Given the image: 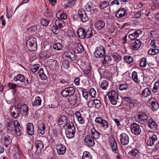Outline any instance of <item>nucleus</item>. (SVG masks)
I'll return each instance as SVG.
<instances>
[{"label": "nucleus", "instance_id": "nucleus-63", "mask_svg": "<svg viewBox=\"0 0 159 159\" xmlns=\"http://www.w3.org/2000/svg\"><path fill=\"white\" fill-rule=\"evenodd\" d=\"M82 95L86 99L88 98V93L86 91L85 89L82 90Z\"/></svg>", "mask_w": 159, "mask_h": 159}, {"label": "nucleus", "instance_id": "nucleus-8", "mask_svg": "<svg viewBox=\"0 0 159 159\" xmlns=\"http://www.w3.org/2000/svg\"><path fill=\"white\" fill-rule=\"evenodd\" d=\"M95 121L105 130L107 129L109 127V123L108 121L105 119H102L101 117H96Z\"/></svg>", "mask_w": 159, "mask_h": 159}, {"label": "nucleus", "instance_id": "nucleus-23", "mask_svg": "<svg viewBox=\"0 0 159 159\" xmlns=\"http://www.w3.org/2000/svg\"><path fill=\"white\" fill-rule=\"evenodd\" d=\"M27 126V131L28 134L30 135H33L34 133V127L33 123H28Z\"/></svg>", "mask_w": 159, "mask_h": 159}, {"label": "nucleus", "instance_id": "nucleus-25", "mask_svg": "<svg viewBox=\"0 0 159 159\" xmlns=\"http://www.w3.org/2000/svg\"><path fill=\"white\" fill-rule=\"evenodd\" d=\"M78 36L81 39L85 38V30L82 28L79 29L77 31Z\"/></svg>", "mask_w": 159, "mask_h": 159}, {"label": "nucleus", "instance_id": "nucleus-34", "mask_svg": "<svg viewBox=\"0 0 159 159\" xmlns=\"http://www.w3.org/2000/svg\"><path fill=\"white\" fill-rule=\"evenodd\" d=\"M104 22L102 20L98 21L95 24V26L98 30H100L105 26Z\"/></svg>", "mask_w": 159, "mask_h": 159}, {"label": "nucleus", "instance_id": "nucleus-3", "mask_svg": "<svg viewBox=\"0 0 159 159\" xmlns=\"http://www.w3.org/2000/svg\"><path fill=\"white\" fill-rule=\"evenodd\" d=\"M19 123L17 120L7 122L5 125L7 133L10 135L12 134L13 132H15V126H19Z\"/></svg>", "mask_w": 159, "mask_h": 159}, {"label": "nucleus", "instance_id": "nucleus-41", "mask_svg": "<svg viewBox=\"0 0 159 159\" xmlns=\"http://www.w3.org/2000/svg\"><path fill=\"white\" fill-rule=\"evenodd\" d=\"M41 99L40 97L37 96L35 98L34 101L32 103L33 106H39L41 104Z\"/></svg>", "mask_w": 159, "mask_h": 159}, {"label": "nucleus", "instance_id": "nucleus-60", "mask_svg": "<svg viewBox=\"0 0 159 159\" xmlns=\"http://www.w3.org/2000/svg\"><path fill=\"white\" fill-rule=\"evenodd\" d=\"M64 13V12L62 11H58L56 14V16L58 19H61Z\"/></svg>", "mask_w": 159, "mask_h": 159}, {"label": "nucleus", "instance_id": "nucleus-47", "mask_svg": "<svg viewBox=\"0 0 159 159\" xmlns=\"http://www.w3.org/2000/svg\"><path fill=\"white\" fill-rule=\"evenodd\" d=\"M40 66L39 64H36L32 66L31 68V70L33 73H35L38 70Z\"/></svg>", "mask_w": 159, "mask_h": 159}, {"label": "nucleus", "instance_id": "nucleus-40", "mask_svg": "<svg viewBox=\"0 0 159 159\" xmlns=\"http://www.w3.org/2000/svg\"><path fill=\"white\" fill-rule=\"evenodd\" d=\"M94 107L97 109L100 108L101 105V101L97 99H93Z\"/></svg>", "mask_w": 159, "mask_h": 159}, {"label": "nucleus", "instance_id": "nucleus-36", "mask_svg": "<svg viewBox=\"0 0 159 159\" xmlns=\"http://www.w3.org/2000/svg\"><path fill=\"white\" fill-rule=\"evenodd\" d=\"M9 134L7 135L6 136L5 135L4 138V143L6 146L10 145L11 143V139L10 138Z\"/></svg>", "mask_w": 159, "mask_h": 159}, {"label": "nucleus", "instance_id": "nucleus-37", "mask_svg": "<svg viewBox=\"0 0 159 159\" xmlns=\"http://www.w3.org/2000/svg\"><path fill=\"white\" fill-rule=\"evenodd\" d=\"M109 5V2L107 1H104L100 2L99 7L100 9H102L106 8Z\"/></svg>", "mask_w": 159, "mask_h": 159}, {"label": "nucleus", "instance_id": "nucleus-64", "mask_svg": "<svg viewBox=\"0 0 159 159\" xmlns=\"http://www.w3.org/2000/svg\"><path fill=\"white\" fill-rule=\"evenodd\" d=\"M60 83L63 84V85H67L69 82L68 80H65L64 79H62L60 80Z\"/></svg>", "mask_w": 159, "mask_h": 159}, {"label": "nucleus", "instance_id": "nucleus-7", "mask_svg": "<svg viewBox=\"0 0 159 159\" xmlns=\"http://www.w3.org/2000/svg\"><path fill=\"white\" fill-rule=\"evenodd\" d=\"M75 88L73 87H70L66 88L64 89L61 91V95L64 97L72 96L75 92Z\"/></svg>", "mask_w": 159, "mask_h": 159}, {"label": "nucleus", "instance_id": "nucleus-14", "mask_svg": "<svg viewBox=\"0 0 159 159\" xmlns=\"http://www.w3.org/2000/svg\"><path fill=\"white\" fill-rule=\"evenodd\" d=\"M56 149L57 152L59 155H64L66 152V148L61 144L56 145Z\"/></svg>", "mask_w": 159, "mask_h": 159}, {"label": "nucleus", "instance_id": "nucleus-56", "mask_svg": "<svg viewBox=\"0 0 159 159\" xmlns=\"http://www.w3.org/2000/svg\"><path fill=\"white\" fill-rule=\"evenodd\" d=\"M22 109L23 110V113L25 115H27L28 114V108L27 106L25 104L22 105Z\"/></svg>", "mask_w": 159, "mask_h": 159}, {"label": "nucleus", "instance_id": "nucleus-29", "mask_svg": "<svg viewBox=\"0 0 159 159\" xmlns=\"http://www.w3.org/2000/svg\"><path fill=\"white\" fill-rule=\"evenodd\" d=\"M148 125L152 129H155L157 128V125L156 123L152 119H150L148 120Z\"/></svg>", "mask_w": 159, "mask_h": 159}, {"label": "nucleus", "instance_id": "nucleus-48", "mask_svg": "<svg viewBox=\"0 0 159 159\" xmlns=\"http://www.w3.org/2000/svg\"><path fill=\"white\" fill-rule=\"evenodd\" d=\"M21 127L20 126V124H19V126H16L15 127V130L17 136H20L21 134Z\"/></svg>", "mask_w": 159, "mask_h": 159}, {"label": "nucleus", "instance_id": "nucleus-62", "mask_svg": "<svg viewBox=\"0 0 159 159\" xmlns=\"http://www.w3.org/2000/svg\"><path fill=\"white\" fill-rule=\"evenodd\" d=\"M50 63V65L52 66H55L56 65L57 61L56 60H53V59H50L49 61Z\"/></svg>", "mask_w": 159, "mask_h": 159}, {"label": "nucleus", "instance_id": "nucleus-46", "mask_svg": "<svg viewBox=\"0 0 159 159\" xmlns=\"http://www.w3.org/2000/svg\"><path fill=\"white\" fill-rule=\"evenodd\" d=\"M108 85V82L106 80H103L101 82L100 86L102 89L105 90Z\"/></svg>", "mask_w": 159, "mask_h": 159}, {"label": "nucleus", "instance_id": "nucleus-35", "mask_svg": "<svg viewBox=\"0 0 159 159\" xmlns=\"http://www.w3.org/2000/svg\"><path fill=\"white\" fill-rule=\"evenodd\" d=\"M63 46L60 43H55L53 45V48L55 50L61 51L63 48Z\"/></svg>", "mask_w": 159, "mask_h": 159}, {"label": "nucleus", "instance_id": "nucleus-1", "mask_svg": "<svg viewBox=\"0 0 159 159\" xmlns=\"http://www.w3.org/2000/svg\"><path fill=\"white\" fill-rule=\"evenodd\" d=\"M67 118L65 116H61L59 119L58 124L61 125L64 123H66L64 126L66 130V134L69 139L73 138L74 136L75 132V128L73 123L71 122H66Z\"/></svg>", "mask_w": 159, "mask_h": 159}, {"label": "nucleus", "instance_id": "nucleus-11", "mask_svg": "<svg viewBox=\"0 0 159 159\" xmlns=\"http://www.w3.org/2000/svg\"><path fill=\"white\" fill-rule=\"evenodd\" d=\"M94 139L89 135H86L84 139V143L85 145L89 147L93 146L95 144Z\"/></svg>", "mask_w": 159, "mask_h": 159}, {"label": "nucleus", "instance_id": "nucleus-61", "mask_svg": "<svg viewBox=\"0 0 159 159\" xmlns=\"http://www.w3.org/2000/svg\"><path fill=\"white\" fill-rule=\"evenodd\" d=\"M8 86L10 89H15L17 87L16 84H13L11 83H9L8 84Z\"/></svg>", "mask_w": 159, "mask_h": 159}, {"label": "nucleus", "instance_id": "nucleus-42", "mask_svg": "<svg viewBox=\"0 0 159 159\" xmlns=\"http://www.w3.org/2000/svg\"><path fill=\"white\" fill-rule=\"evenodd\" d=\"M159 52V51L158 49H151L148 50V54L152 55H155L157 54Z\"/></svg>", "mask_w": 159, "mask_h": 159}, {"label": "nucleus", "instance_id": "nucleus-53", "mask_svg": "<svg viewBox=\"0 0 159 159\" xmlns=\"http://www.w3.org/2000/svg\"><path fill=\"white\" fill-rule=\"evenodd\" d=\"M147 63L146 59L145 58H143L140 60V66L141 67H144L146 66Z\"/></svg>", "mask_w": 159, "mask_h": 159}, {"label": "nucleus", "instance_id": "nucleus-59", "mask_svg": "<svg viewBox=\"0 0 159 159\" xmlns=\"http://www.w3.org/2000/svg\"><path fill=\"white\" fill-rule=\"evenodd\" d=\"M128 88V86L126 84H120L119 85V89L121 90H126Z\"/></svg>", "mask_w": 159, "mask_h": 159}, {"label": "nucleus", "instance_id": "nucleus-10", "mask_svg": "<svg viewBox=\"0 0 159 159\" xmlns=\"http://www.w3.org/2000/svg\"><path fill=\"white\" fill-rule=\"evenodd\" d=\"M130 129L132 132L136 135H139L141 132L140 126L136 123H134L131 125Z\"/></svg>", "mask_w": 159, "mask_h": 159}, {"label": "nucleus", "instance_id": "nucleus-2", "mask_svg": "<svg viewBox=\"0 0 159 159\" xmlns=\"http://www.w3.org/2000/svg\"><path fill=\"white\" fill-rule=\"evenodd\" d=\"M107 95L111 103L113 105H119V95L115 91L111 90L107 93Z\"/></svg>", "mask_w": 159, "mask_h": 159}, {"label": "nucleus", "instance_id": "nucleus-6", "mask_svg": "<svg viewBox=\"0 0 159 159\" xmlns=\"http://www.w3.org/2000/svg\"><path fill=\"white\" fill-rule=\"evenodd\" d=\"M136 120L140 124L145 125L148 119V116L144 112H141L136 116Z\"/></svg>", "mask_w": 159, "mask_h": 159}, {"label": "nucleus", "instance_id": "nucleus-15", "mask_svg": "<svg viewBox=\"0 0 159 159\" xmlns=\"http://www.w3.org/2000/svg\"><path fill=\"white\" fill-rule=\"evenodd\" d=\"M10 110L12 116L14 117L19 116L20 113V111L17 108L16 106H12L10 108Z\"/></svg>", "mask_w": 159, "mask_h": 159}, {"label": "nucleus", "instance_id": "nucleus-21", "mask_svg": "<svg viewBox=\"0 0 159 159\" xmlns=\"http://www.w3.org/2000/svg\"><path fill=\"white\" fill-rule=\"evenodd\" d=\"M142 32L141 30L135 31L133 33L129 34V38L131 40H134L138 38L139 35L142 34Z\"/></svg>", "mask_w": 159, "mask_h": 159}, {"label": "nucleus", "instance_id": "nucleus-50", "mask_svg": "<svg viewBox=\"0 0 159 159\" xmlns=\"http://www.w3.org/2000/svg\"><path fill=\"white\" fill-rule=\"evenodd\" d=\"M111 59L109 55H106L103 57V63L105 64H108V62L111 60Z\"/></svg>", "mask_w": 159, "mask_h": 159}, {"label": "nucleus", "instance_id": "nucleus-4", "mask_svg": "<svg viewBox=\"0 0 159 159\" xmlns=\"http://www.w3.org/2000/svg\"><path fill=\"white\" fill-rule=\"evenodd\" d=\"M26 46L30 51H34L36 50L37 47L36 38L31 37L28 39L26 42Z\"/></svg>", "mask_w": 159, "mask_h": 159}, {"label": "nucleus", "instance_id": "nucleus-58", "mask_svg": "<svg viewBox=\"0 0 159 159\" xmlns=\"http://www.w3.org/2000/svg\"><path fill=\"white\" fill-rule=\"evenodd\" d=\"M89 93L92 98L95 97L96 92L93 88H91L89 91Z\"/></svg>", "mask_w": 159, "mask_h": 159}, {"label": "nucleus", "instance_id": "nucleus-28", "mask_svg": "<svg viewBox=\"0 0 159 159\" xmlns=\"http://www.w3.org/2000/svg\"><path fill=\"white\" fill-rule=\"evenodd\" d=\"M141 45V43L138 39H137L134 42L132 46V49L133 50L138 49Z\"/></svg>", "mask_w": 159, "mask_h": 159}, {"label": "nucleus", "instance_id": "nucleus-18", "mask_svg": "<svg viewBox=\"0 0 159 159\" xmlns=\"http://www.w3.org/2000/svg\"><path fill=\"white\" fill-rule=\"evenodd\" d=\"M93 139H98L100 136V134L98 132L95 128H93L90 130V133L89 134Z\"/></svg>", "mask_w": 159, "mask_h": 159}, {"label": "nucleus", "instance_id": "nucleus-51", "mask_svg": "<svg viewBox=\"0 0 159 159\" xmlns=\"http://www.w3.org/2000/svg\"><path fill=\"white\" fill-rule=\"evenodd\" d=\"M82 158L83 159H91V157L89 152H84L83 153Z\"/></svg>", "mask_w": 159, "mask_h": 159}, {"label": "nucleus", "instance_id": "nucleus-54", "mask_svg": "<svg viewBox=\"0 0 159 159\" xmlns=\"http://www.w3.org/2000/svg\"><path fill=\"white\" fill-rule=\"evenodd\" d=\"M27 30L29 32L33 33L37 30V27L36 25H34L27 29Z\"/></svg>", "mask_w": 159, "mask_h": 159}, {"label": "nucleus", "instance_id": "nucleus-19", "mask_svg": "<svg viewBox=\"0 0 159 159\" xmlns=\"http://www.w3.org/2000/svg\"><path fill=\"white\" fill-rule=\"evenodd\" d=\"M74 52L75 53H81L84 51V48L82 45L79 43H76L74 44Z\"/></svg>", "mask_w": 159, "mask_h": 159}, {"label": "nucleus", "instance_id": "nucleus-26", "mask_svg": "<svg viewBox=\"0 0 159 159\" xmlns=\"http://www.w3.org/2000/svg\"><path fill=\"white\" fill-rule=\"evenodd\" d=\"M64 54L66 57L69 58L71 61H74L76 59V57L75 54L71 51H66L65 52Z\"/></svg>", "mask_w": 159, "mask_h": 159}, {"label": "nucleus", "instance_id": "nucleus-32", "mask_svg": "<svg viewBox=\"0 0 159 159\" xmlns=\"http://www.w3.org/2000/svg\"><path fill=\"white\" fill-rule=\"evenodd\" d=\"M45 129V127L44 124L43 123H41L39 124L38 125V132L43 135L44 134V130Z\"/></svg>", "mask_w": 159, "mask_h": 159}, {"label": "nucleus", "instance_id": "nucleus-27", "mask_svg": "<svg viewBox=\"0 0 159 159\" xmlns=\"http://www.w3.org/2000/svg\"><path fill=\"white\" fill-rule=\"evenodd\" d=\"M55 24L56 27L58 28H63L65 25V22L61 19L57 20L55 21Z\"/></svg>", "mask_w": 159, "mask_h": 159}, {"label": "nucleus", "instance_id": "nucleus-20", "mask_svg": "<svg viewBox=\"0 0 159 159\" xmlns=\"http://www.w3.org/2000/svg\"><path fill=\"white\" fill-rule=\"evenodd\" d=\"M127 13V11L124 8L120 9L118 12L116 14V16L117 17H122L125 16Z\"/></svg>", "mask_w": 159, "mask_h": 159}, {"label": "nucleus", "instance_id": "nucleus-24", "mask_svg": "<svg viewBox=\"0 0 159 159\" xmlns=\"http://www.w3.org/2000/svg\"><path fill=\"white\" fill-rule=\"evenodd\" d=\"M68 101L72 105L78 104V101L76 95L70 97L68 98Z\"/></svg>", "mask_w": 159, "mask_h": 159}, {"label": "nucleus", "instance_id": "nucleus-55", "mask_svg": "<svg viewBox=\"0 0 159 159\" xmlns=\"http://www.w3.org/2000/svg\"><path fill=\"white\" fill-rule=\"evenodd\" d=\"M62 64L65 69H67L70 67V64L67 60H64L62 62Z\"/></svg>", "mask_w": 159, "mask_h": 159}, {"label": "nucleus", "instance_id": "nucleus-30", "mask_svg": "<svg viewBox=\"0 0 159 159\" xmlns=\"http://www.w3.org/2000/svg\"><path fill=\"white\" fill-rule=\"evenodd\" d=\"M151 94L150 90L148 88L144 89L142 91L141 93L142 97L147 98L150 96Z\"/></svg>", "mask_w": 159, "mask_h": 159}, {"label": "nucleus", "instance_id": "nucleus-22", "mask_svg": "<svg viewBox=\"0 0 159 159\" xmlns=\"http://www.w3.org/2000/svg\"><path fill=\"white\" fill-rule=\"evenodd\" d=\"M35 143L37 148L36 151H38V152L39 151L41 152L44 148L43 143L41 140H38L35 141Z\"/></svg>", "mask_w": 159, "mask_h": 159}, {"label": "nucleus", "instance_id": "nucleus-49", "mask_svg": "<svg viewBox=\"0 0 159 159\" xmlns=\"http://www.w3.org/2000/svg\"><path fill=\"white\" fill-rule=\"evenodd\" d=\"M159 89V81H157L156 82L152 89V91L154 93H156L158 92V90Z\"/></svg>", "mask_w": 159, "mask_h": 159}, {"label": "nucleus", "instance_id": "nucleus-16", "mask_svg": "<svg viewBox=\"0 0 159 159\" xmlns=\"http://www.w3.org/2000/svg\"><path fill=\"white\" fill-rule=\"evenodd\" d=\"M109 144L111 147L112 151L116 153L118 150V147L115 139L112 137L110 138L109 140Z\"/></svg>", "mask_w": 159, "mask_h": 159}, {"label": "nucleus", "instance_id": "nucleus-52", "mask_svg": "<svg viewBox=\"0 0 159 159\" xmlns=\"http://www.w3.org/2000/svg\"><path fill=\"white\" fill-rule=\"evenodd\" d=\"M125 101L127 102L129 104H132L134 105V103L133 102V100L132 98L129 97H125L123 98Z\"/></svg>", "mask_w": 159, "mask_h": 159}, {"label": "nucleus", "instance_id": "nucleus-33", "mask_svg": "<svg viewBox=\"0 0 159 159\" xmlns=\"http://www.w3.org/2000/svg\"><path fill=\"white\" fill-rule=\"evenodd\" d=\"M14 80L15 81H19L21 82H24L25 80V78L24 76L21 74H19L14 77Z\"/></svg>", "mask_w": 159, "mask_h": 159}, {"label": "nucleus", "instance_id": "nucleus-5", "mask_svg": "<svg viewBox=\"0 0 159 159\" xmlns=\"http://www.w3.org/2000/svg\"><path fill=\"white\" fill-rule=\"evenodd\" d=\"M158 139L156 135L153 134L147 140V144L148 146H152L154 145V150L155 151L159 149V142L157 141Z\"/></svg>", "mask_w": 159, "mask_h": 159}, {"label": "nucleus", "instance_id": "nucleus-44", "mask_svg": "<svg viewBox=\"0 0 159 159\" xmlns=\"http://www.w3.org/2000/svg\"><path fill=\"white\" fill-rule=\"evenodd\" d=\"M132 77L135 82L138 83L139 82L140 80L138 79L137 75V73L135 71H134L132 73Z\"/></svg>", "mask_w": 159, "mask_h": 159}, {"label": "nucleus", "instance_id": "nucleus-31", "mask_svg": "<svg viewBox=\"0 0 159 159\" xmlns=\"http://www.w3.org/2000/svg\"><path fill=\"white\" fill-rule=\"evenodd\" d=\"M47 72H45L42 68H41L39 70L38 72V74L39 76L41 77L42 79L43 80H46L48 78V77L46 75Z\"/></svg>", "mask_w": 159, "mask_h": 159}, {"label": "nucleus", "instance_id": "nucleus-12", "mask_svg": "<svg viewBox=\"0 0 159 159\" xmlns=\"http://www.w3.org/2000/svg\"><path fill=\"white\" fill-rule=\"evenodd\" d=\"M78 15L80 20L82 22H85L88 20V17L83 9H81L79 10Z\"/></svg>", "mask_w": 159, "mask_h": 159}, {"label": "nucleus", "instance_id": "nucleus-57", "mask_svg": "<svg viewBox=\"0 0 159 159\" xmlns=\"http://www.w3.org/2000/svg\"><path fill=\"white\" fill-rule=\"evenodd\" d=\"M49 21L45 19H42L41 20V23L42 25L44 26L48 25Z\"/></svg>", "mask_w": 159, "mask_h": 159}, {"label": "nucleus", "instance_id": "nucleus-17", "mask_svg": "<svg viewBox=\"0 0 159 159\" xmlns=\"http://www.w3.org/2000/svg\"><path fill=\"white\" fill-rule=\"evenodd\" d=\"M139 154V150L136 148L133 149L128 153L129 155L133 159H138Z\"/></svg>", "mask_w": 159, "mask_h": 159}, {"label": "nucleus", "instance_id": "nucleus-39", "mask_svg": "<svg viewBox=\"0 0 159 159\" xmlns=\"http://www.w3.org/2000/svg\"><path fill=\"white\" fill-rule=\"evenodd\" d=\"M92 30L91 28H89L87 30H85V38H89L92 36Z\"/></svg>", "mask_w": 159, "mask_h": 159}, {"label": "nucleus", "instance_id": "nucleus-43", "mask_svg": "<svg viewBox=\"0 0 159 159\" xmlns=\"http://www.w3.org/2000/svg\"><path fill=\"white\" fill-rule=\"evenodd\" d=\"M75 2V0H69L65 4V8H67L71 7L74 5Z\"/></svg>", "mask_w": 159, "mask_h": 159}, {"label": "nucleus", "instance_id": "nucleus-38", "mask_svg": "<svg viewBox=\"0 0 159 159\" xmlns=\"http://www.w3.org/2000/svg\"><path fill=\"white\" fill-rule=\"evenodd\" d=\"M125 61L127 63L130 64L134 61L133 57L129 56H125L124 57Z\"/></svg>", "mask_w": 159, "mask_h": 159}, {"label": "nucleus", "instance_id": "nucleus-13", "mask_svg": "<svg viewBox=\"0 0 159 159\" xmlns=\"http://www.w3.org/2000/svg\"><path fill=\"white\" fill-rule=\"evenodd\" d=\"M120 143L122 145H127L129 142L128 135L126 133H123L120 135Z\"/></svg>", "mask_w": 159, "mask_h": 159}, {"label": "nucleus", "instance_id": "nucleus-45", "mask_svg": "<svg viewBox=\"0 0 159 159\" xmlns=\"http://www.w3.org/2000/svg\"><path fill=\"white\" fill-rule=\"evenodd\" d=\"M151 105L152 106V108L154 110H157L159 107L158 104L156 100H155V101H152L151 103Z\"/></svg>", "mask_w": 159, "mask_h": 159}, {"label": "nucleus", "instance_id": "nucleus-9", "mask_svg": "<svg viewBox=\"0 0 159 159\" xmlns=\"http://www.w3.org/2000/svg\"><path fill=\"white\" fill-rule=\"evenodd\" d=\"M105 55V49L103 47H98L94 52V55L96 58L102 57Z\"/></svg>", "mask_w": 159, "mask_h": 159}]
</instances>
